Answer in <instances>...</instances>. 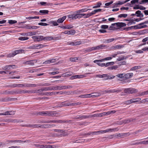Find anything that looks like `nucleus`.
<instances>
[{"label": "nucleus", "instance_id": "nucleus-8", "mask_svg": "<svg viewBox=\"0 0 148 148\" xmlns=\"http://www.w3.org/2000/svg\"><path fill=\"white\" fill-rule=\"evenodd\" d=\"M118 130H119V129H118V128L117 127H116V128H113L112 129L110 128V129H107L106 130H103V131L104 133H106V132H113L116 131H118Z\"/></svg>", "mask_w": 148, "mask_h": 148}, {"label": "nucleus", "instance_id": "nucleus-13", "mask_svg": "<svg viewBox=\"0 0 148 148\" xmlns=\"http://www.w3.org/2000/svg\"><path fill=\"white\" fill-rule=\"evenodd\" d=\"M106 47V45H99L95 47H94V50H99L102 49L103 48Z\"/></svg>", "mask_w": 148, "mask_h": 148}, {"label": "nucleus", "instance_id": "nucleus-20", "mask_svg": "<svg viewBox=\"0 0 148 148\" xmlns=\"http://www.w3.org/2000/svg\"><path fill=\"white\" fill-rule=\"evenodd\" d=\"M16 66L14 65H7L3 67L2 69L3 70H10L11 69V67L13 66Z\"/></svg>", "mask_w": 148, "mask_h": 148}, {"label": "nucleus", "instance_id": "nucleus-31", "mask_svg": "<svg viewBox=\"0 0 148 148\" xmlns=\"http://www.w3.org/2000/svg\"><path fill=\"white\" fill-rule=\"evenodd\" d=\"M124 47V46L121 45H117L114 47V49H120Z\"/></svg>", "mask_w": 148, "mask_h": 148}, {"label": "nucleus", "instance_id": "nucleus-3", "mask_svg": "<svg viewBox=\"0 0 148 148\" xmlns=\"http://www.w3.org/2000/svg\"><path fill=\"white\" fill-rule=\"evenodd\" d=\"M82 41H77L75 40L74 42H68L69 45L73 46H76L80 45L84 43Z\"/></svg>", "mask_w": 148, "mask_h": 148}, {"label": "nucleus", "instance_id": "nucleus-5", "mask_svg": "<svg viewBox=\"0 0 148 148\" xmlns=\"http://www.w3.org/2000/svg\"><path fill=\"white\" fill-rule=\"evenodd\" d=\"M47 45L42 44H36L34 45V49H38L46 47Z\"/></svg>", "mask_w": 148, "mask_h": 148}, {"label": "nucleus", "instance_id": "nucleus-47", "mask_svg": "<svg viewBox=\"0 0 148 148\" xmlns=\"http://www.w3.org/2000/svg\"><path fill=\"white\" fill-rule=\"evenodd\" d=\"M148 94V90L139 93V95L140 96Z\"/></svg>", "mask_w": 148, "mask_h": 148}, {"label": "nucleus", "instance_id": "nucleus-59", "mask_svg": "<svg viewBox=\"0 0 148 148\" xmlns=\"http://www.w3.org/2000/svg\"><path fill=\"white\" fill-rule=\"evenodd\" d=\"M134 20H131V21L128 23L127 25H130L132 24H135V22H134Z\"/></svg>", "mask_w": 148, "mask_h": 148}, {"label": "nucleus", "instance_id": "nucleus-27", "mask_svg": "<svg viewBox=\"0 0 148 148\" xmlns=\"http://www.w3.org/2000/svg\"><path fill=\"white\" fill-rule=\"evenodd\" d=\"M49 12V11L48 10H40L39 11V12L40 13H41V14L42 15H45L47 14Z\"/></svg>", "mask_w": 148, "mask_h": 148}, {"label": "nucleus", "instance_id": "nucleus-60", "mask_svg": "<svg viewBox=\"0 0 148 148\" xmlns=\"http://www.w3.org/2000/svg\"><path fill=\"white\" fill-rule=\"evenodd\" d=\"M140 144H143L144 145L148 144L147 140H144L139 142V143Z\"/></svg>", "mask_w": 148, "mask_h": 148}, {"label": "nucleus", "instance_id": "nucleus-9", "mask_svg": "<svg viewBox=\"0 0 148 148\" xmlns=\"http://www.w3.org/2000/svg\"><path fill=\"white\" fill-rule=\"evenodd\" d=\"M112 58L111 57H108L101 60H95L93 62L95 63H96L97 62H103L105 61V60H111L112 59Z\"/></svg>", "mask_w": 148, "mask_h": 148}, {"label": "nucleus", "instance_id": "nucleus-63", "mask_svg": "<svg viewBox=\"0 0 148 148\" xmlns=\"http://www.w3.org/2000/svg\"><path fill=\"white\" fill-rule=\"evenodd\" d=\"M14 56H15V55L13 52L12 53H10L8 55H7V57L8 58H11L14 57Z\"/></svg>", "mask_w": 148, "mask_h": 148}, {"label": "nucleus", "instance_id": "nucleus-53", "mask_svg": "<svg viewBox=\"0 0 148 148\" xmlns=\"http://www.w3.org/2000/svg\"><path fill=\"white\" fill-rule=\"evenodd\" d=\"M17 21L15 20H9L8 23L10 24H13L16 23Z\"/></svg>", "mask_w": 148, "mask_h": 148}, {"label": "nucleus", "instance_id": "nucleus-24", "mask_svg": "<svg viewBox=\"0 0 148 148\" xmlns=\"http://www.w3.org/2000/svg\"><path fill=\"white\" fill-rule=\"evenodd\" d=\"M24 51L22 49H19L17 50L14 51L13 52L15 55V56L16 54L19 53H24Z\"/></svg>", "mask_w": 148, "mask_h": 148}, {"label": "nucleus", "instance_id": "nucleus-18", "mask_svg": "<svg viewBox=\"0 0 148 148\" xmlns=\"http://www.w3.org/2000/svg\"><path fill=\"white\" fill-rule=\"evenodd\" d=\"M34 91H33V93H38L40 95H43V92H42L43 91V89L42 88L40 89L35 90Z\"/></svg>", "mask_w": 148, "mask_h": 148}, {"label": "nucleus", "instance_id": "nucleus-61", "mask_svg": "<svg viewBox=\"0 0 148 148\" xmlns=\"http://www.w3.org/2000/svg\"><path fill=\"white\" fill-rule=\"evenodd\" d=\"M34 145L36 147H40V148H43L44 147L43 145L39 144H34Z\"/></svg>", "mask_w": 148, "mask_h": 148}, {"label": "nucleus", "instance_id": "nucleus-32", "mask_svg": "<svg viewBox=\"0 0 148 148\" xmlns=\"http://www.w3.org/2000/svg\"><path fill=\"white\" fill-rule=\"evenodd\" d=\"M14 92L13 91H8L7 90L4 92L3 93L5 95L12 94H13Z\"/></svg>", "mask_w": 148, "mask_h": 148}, {"label": "nucleus", "instance_id": "nucleus-2", "mask_svg": "<svg viewBox=\"0 0 148 148\" xmlns=\"http://www.w3.org/2000/svg\"><path fill=\"white\" fill-rule=\"evenodd\" d=\"M148 20L138 25H135L134 26L135 29H140L143 28H145L147 27V25H143L145 24H148Z\"/></svg>", "mask_w": 148, "mask_h": 148}, {"label": "nucleus", "instance_id": "nucleus-52", "mask_svg": "<svg viewBox=\"0 0 148 148\" xmlns=\"http://www.w3.org/2000/svg\"><path fill=\"white\" fill-rule=\"evenodd\" d=\"M78 59L77 57L71 58H70V61L71 62H76Z\"/></svg>", "mask_w": 148, "mask_h": 148}, {"label": "nucleus", "instance_id": "nucleus-25", "mask_svg": "<svg viewBox=\"0 0 148 148\" xmlns=\"http://www.w3.org/2000/svg\"><path fill=\"white\" fill-rule=\"evenodd\" d=\"M82 17L84 18H87L90 16V13L86 14L82 13Z\"/></svg>", "mask_w": 148, "mask_h": 148}, {"label": "nucleus", "instance_id": "nucleus-26", "mask_svg": "<svg viewBox=\"0 0 148 148\" xmlns=\"http://www.w3.org/2000/svg\"><path fill=\"white\" fill-rule=\"evenodd\" d=\"M38 114L41 116H47L48 114V111L40 112L38 113Z\"/></svg>", "mask_w": 148, "mask_h": 148}, {"label": "nucleus", "instance_id": "nucleus-45", "mask_svg": "<svg viewBox=\"0 0 148 148\" xmlns=\"http://www.w3.org/2000/svg\"><path fill=\"white\" fill-rule=\"evenodd\" d=\"M57 22L56 21H51L49 22V24H52L54 26H57L58 24L57 23Z\"/></svg>", "mask_w": 148, "mask_h": 148}, {"label": "nucleus", "instance_id": "nucleus-55", "mask_svg": "<svg viewBox=\"0 0 148 148\" xmlns=\"http://www.w3.org/2000/svg\"><path fill=\"white\" fill-rule=\"evenodd\" d=\"M21 92H22V93H33V91H31L29 90H22Z\"/></svg>", "mask_w": 148, "mask_h": 148}, {"label": "nucleus", "instance_id": "nucleus-58", "mask_svg": "<svg viewBox=\"0 0 148 148\" xmlns=\"http://www.w3.org/2000/svg\"><path fill=\"white\" fill-rule=\"evenodd\" d=\"M94 50V47H89L87 49L86 51L88 52H90Z\"/></svg>", "mask_w": 148, "mask_h": 148}, {"label": "nucleus", "instance_id": "nucleus-39", "mask_svg": "<svg viewBox=\"0 0 148 148\" xmlns=\"http://www.w3.org/2000/svg\"><path fill=\"white\" fill-rule=\"evenodd\" d=\"M41 122L42 123H55V120H48L47 121H42Z\"/></svg>", "mask_w": 148, "mask_h": 148}, {"label": "nucleus", "instance_id": "nucleus-12", "mask_svg": "<svg viewBox=\"0 0 148 148\" xmlns=\"http://www.w3.org/2000/svg\"><path fill=\"white\" fill-rule=\"evenodd\" d=\"M133 75V73H132L124 74V78L126 79L131 78Z\"/></svg>", "mask_w": 148, "mask_h": 148}, {"label": "nucleus", "instance_id": "nucleus-16", "mask_svg": "<svg viewBox=\"0 0 148 148\" xmlns=\"http://www.w3.org/2000/svg\"><path fill=\"white\" fill-rule=\"evenodd\" d=\"M85 77L83 75H76L71 77V79H73L77 78H81Z\"/></svg>", "mask_w": 148, "mask_h": 148}, {"label": "nucleus", "instance_id": "nucleus-34", "mask_svg": "<svg viewBox=\"0 0 148 148\" xmlns=\"http://www.w3.org/2000/svg\"><path fill=\"white\" fill-rule=\"evenodd\" d=\"M55 123H67V121H62L61 120H55Z\"/></svg>", "mask_w": 148, "mask_h": 148}, {"label": "nucleus", "instance_id": "nucleus-15", "mask_svg": "<svg viewBox=\"0 0 148 148\" xmlns=\"http://www.w3.org/2000/svg\"><path fill=\"white\" fill-rule=\"evenodd\" d=\"M115 76L114 75H109L107 74H105V77L104 79L105 80H107L108 79H113L115 77Z\"/></svg>", "mask_w": 148, "mask_h": 148}, {"label": "nucleus", "instance_id": "nucleus-43", "mask_svg": "<svg viewBox=\"0 0 148 148\" xmlns=\"http://www.w3.org/2000/svg\"><path fill=\"white\" fill-rule=\"evenodd\" d=\"M101 5V3L100 2H98L97 3L96 5L93 6L92 8H94L100 7Z\"/></svg>", "mask_w": 148, "mask_h": 148}, {"label": "nucleus", "instance_id": "nucleus-54", "mask_svg": "<svg viewBox=\"0 0 148 148\" xmlns=\"http://www.w3.org/2000/svg\"><path fill=\"white\" fill-rule=\"evenodd\" d=\"M53 146L50 145H44L43 148H54Z\"/></svg>", "mask_w": 148, "mask_h": 148}, {"label": "nucleus", "instance_id": "nucleus-35", "mask_svg": "<svg viewBox=\"0 0 148 148\" xmlns=\"http://www.w3.org/2000/svg\"><path fill=\"white\" fill-rule=\"evenodd\" d=\"M81 104V103L80 102H77L76 103H71V104H66V105L68 106H76L80 104Z\"/></svg>", "mask_w": 148, "mask_h": 148}, {"label": "nucleus", "instance_id": "nucleus-40", "mask_svg": "<svg viewBox=\"0 0 148 148\" xmlns=\"http://www.w3.org/2000/svg\"><path fill=\"white\" fill-rule=\"evenodd\" d=\"M18 39L21 40H25L29 39V38L27 37L21 36Z\"/></svg>", "mask_w": 148, "mask_h": 148}, {"label": "nucleus", "instance_id": "nucleus-30", "mask_svg": "<svg viewBox=\"0 0 148 148\" xmlns=\"http://www.w3.org/2000/svg\"><path fill=\"white\" fill-rule=\"evenodd\" d=\"M127 14H122L119 15L118 16V18H125L127 16Z\"/></svg>", "mask_w": 148, "mask_h": 148}, {"label": "nucleus", "instance_id": "nucleus-44", "mask_svg": "<svg viewBox=\"0 0 148 148\" xmlns=\"http://www.w3.org/2000/svg\"><path fill=\"white\" fill-rule=\"evenodd\" d=\"M116 76L117 77H118L121 78H124V74H119L116 75Z\"/></svg>", "mask_w": 148, "mask_h": 148}, {"label": "nucleus", "instance_id": "nucleus-64", "mask_svg": "<svg viewBox=\"0 0 148 148\" xmlns=\"http://www.w3.org/2000/svg\"><path fill=\"white\" fill-rule=\"evenodd\" d=\"M108 27V26L107 25H103L101 26V28L103 29H107Z\"/></svg>", "mask_w": 148, "mask_h": 148}, {"label": "nucleus", "instance_id": "nucleus-56", "mask_svg": "<svg viewBox=\"0 0 148 148\" xmlns=\"http://www.w3.org/2000/svg\"><path fill=\"white\" fill-rule=\"evenodd\" d=\"M116 111L115 110H112L110 111H108L107 112H106V115H109L111 114L114 113H115Z\"/></svg>", "mask_w": 148, "mask_h": 148}, {"label": "nucleus", "instance_id": "nucleus-41", "mask_svg": "<svg viewBox=\"0 0 148 148\" xmlns=\"http://www.w3.org/2000/svg\"><path fill=\"white\" fill-rule=\"evenodd\" d=\"M69 35H73L75 34L76 33V31L75 30L71 29V30L69 31Z\"/></svg>", "mask_w": 148, "mask_h": 148}, {"label": "nucleus", "instance_id": "nucleus-46", "mask_svg": "<svg viewBox=\"0 0 148 148\" xmlns=\"http://www.w3.org/2000/svg\"><path fill=\"white\" fill-rule=\"evenodd\" d=\"M39 18V17L37 16H35L34 17H28L26 18L27 19H28L29 20L33 19H38Z\"/></svg>", "mask_w": 148, "mask_h": 148}, {"label": "nucleus", "instance_id": "nucleus-62", "mask_svg": "<svg viewBox=\"0 0 148 148\" xmlns=\"http://www.w3.org/2000/svg\"><path fill=\"white\" fill-rule=\"evenodd\" d=\"M134 119H129L126 120H125V123H128L131 121H133Z\"/></svg>", "mask_w": 148, "mask_h": 148}, {"label": "nucleus", "instance_id": "nucleus-33", "mask_svg": "<svg viewBox=\"0 0 148 148\" xmlns=\"http://www.w3.org/2000/svg\"><path fill=\"white\" fill-rule=\"evenodd\" d=\"M53 38L52 36H47V37H44L43 40H51L53 39Z\"/></svg>", "mask_w": 148, "mask_h": 148}, {"label": "nucleus", "instance_id": "nucleus-28", "mask_svg": "<svg viewBox=\"0 0 148 148\" xmlns=\"http://www.w3.org/2000/svg\"><path fill=\"white\" fill-rule=\"evenodd\" d=\"M36 62V60H33L29 61H28V63H29L28 64V65H34V63H35Z\"/></svg>", "mask_w": 148, "mask_h": 148}, {"label": "nucleus", "instance_id": "nucleus-10", "mask_svg": "<svg viewBox=\"0 0 148 148\" xmlns=\"http://www.w3.org/2000/svg\"><path fill=\"white\" fill-rule=\"evenodd\" d=\"M56 61V59H53L51 60H47L43 62V64H48L51 63L55 62Z\"/></svg>", "mask_w": 148, "mask_h": 148}, {"label": "nucleus", "instance_id": "nucleus-21", "mask_svg": "<svg viewBox=\"0 0 148 148\" xmlns=\"http://www.w3.org/2000/svg\"><path fill=\"white\" fill-rule=\"evenodd\" d=\"M66 16H64L62 18H59L57 20V22L58 23H62L66 19Z\"/></svg>", "mask_w": 148, "mask_h": 148}, {"label": "nucleus", "instance_id": "nucleus-51", "mask_svg": "<svg viewBox=\"0 0 148 148\" xmlns=\"http://www.w3.org/2000/svg\"><path fill=\"white\" fill-rule=\"evenodd\" d=\"M66 29H71L73 28L74 27L73 26L71 25H66Z\"/></svg>", "mask_w": 148, "mask_h": 148}, {"label": "nucleus", "instance_id": "nucleus-7", "mask_svg": "<svg viewBox=\"0 0 148 148\" xmlns=\"http://www.w3.org/2000/svg\"><path fill=\"white\" fill-rule=\"evenodd\" d=\"M58 90H62L71 88H72V86H58Z\"/></svg>", "mask_w": 148, "mask_h": 148}, {"label": "nucleus", "instance_id": "nucleus-50", "mask_svg": "<svg viewBox=\"0 0 148 148\" xmlns=\"http://www.w3.org/2000/svg\"><path fill=\"white\" fill-rule=\"evenodd\" d=\"M125 3L124 1H119L118 3H115V5L117 6L118 5H121Z\"/></svg>", "mask_w": 148, "mask_h": 148}, {"label": "nucleus", "instance_id": "nucleus-29", "mask_svg": "<svg viewBox=\"0 0 148 148\" xmlns=\"http://www.w3.org/2000/svg\"><path fill=\"white\" fill-rule=\"evenodd\" d=\"M92 97L93 98L99 97L101 95V93L97 92L92 93Z\"/></svg>", "mask_w": 148, "mask_h": 148}, {"label": "nucleus", "instance_id": "nucleus-6", "mask_svg": "<svg viewBox=\"0 0 148 148\" xmlns=\"http://www.w3.org/2000/svg\"><path fill=\"white\" fill-rule=\"evenodd\" d=\"M116 25V26L118 27H125L126 26V24L125 23H116L112 24V25Z\"/></svg>", "mask_w": 148, "mask_h": 148}, {"label": "nucleus", "instance_id": "nucleus-22", "mask_svg": "<svg viewBox=\"0 0 148 148\" xmlns=\"http://www.w3.org/2000/svg\"><path fill=\"white\" fill-rule=\"evenodd\" d=\"M101 9H96L95 10H94L92 12H90V16H92V15L95 14L96 13L98 12H99L101 11Z\"/></svg>", "mask_w": 148, "mask_h": 148}, {"label": "nucleus", "instance_id": "nucleus-42", "mask_svg": "<svg viewBox=\"0 0 148 148\" xmlns=\"http://www.w3.org/2000/svg\"><path fill=\"white\" fill-rule=\"evenodd\" d=\"M51 90H58V86H51Z\"/></svg>", "mask_w": 148, "mask_h": 148}, {"label": "nucleus", "instance_id": "nucleus-4", "mask_svg": "<svg viewBox=\"0 0 148 148\" xmlns=\"http://www.w3.org/2000/svg\"><path fill=\"white\" fill-rule=\"evenodd\" d=\"M32 38L34 41L40 42L43 40L44 36H32Z\"/></svg>", "mask_w": 148, "mask_h": 148}, {"label": "nucleus", "instance_id": "nucleus-1", "mask_svg": "<svg viewBox=\"0 0 148 148\" xmlns=\"http://www.w3.org/2000/svg\"><path fill=\"white\" fill-rule=\"evenodd\" d=\"M138 90L134 88H125L124 90V92L125 93L127 94H133L136 92Z\"/></svg>", "mask_w": 148, "mask_h": 148}, {"label": "nucleus", "instance_id": "nucleus-37", "mask_svg": "<svg viewBox=\"0 0 148 148\" xmlns=\"http://www.w3.org/2000/svg\"><path fill=\"white\" fill-rule=\"evenodd\" d=\"M141 68V66H135L134 67L130 69V70L133 71L134 70H135L138 69H140Z\"/></svg>", "mask_w": 148, "mask_h": 148}, {"label": "nucleus", "instance_id": "nucleus-38", "mask_svg": "<svg viewBox=\"0 0 148 148\" xmlns=\"http://www.w3.org/2000/svg\"><path fill=\"white\" fill-rule=\"evenodd\" d=\"M55 93L54 92H45L43 93V95H49L51 96L53 94H55Z\"/></svg>", "mask_w": 148, "mask_h": 148}, {"label": "nucleus", "instance_id": "nucleus-14", "mask_svg": "<svg viewBox=\"0 0 148 148\" xmlns=\"http://www.w3.org/2000/svg\"><path fill=\"white\" fill-rule=\"evenodd\" d=\"M88 115H77L75 116L74 119H85L88 118Z\"/></svg>", "mask_w": 148, "mask_h": 148}, {"label": "nucleus", "instance_id": "nucleus-36", "mask_svg": "<svg viewBox=\"0 0 148 148\" xmlns=\"http://www.w3.org/2000/svg\"><path fill=\"white\" fill-rule=\"evenodd\" d=\"M50 124H43L41 125V128H51Z\"/></svg>", "mask_w": 148, "mask_h": 148}, {"label": "nucleus", "instance_id": "nucleus-23", "mask_svg": "<svg viewBox=\"0 0 148 148\" xmlns=\"http://www.w3.org/2000/svg\"><path fill=\"white\" fill-rule=\"evenodd\" d=\"M117 39H118V38H111V39H107L106 40H105V42L106 43H110V42H111L115 40H116Z\"/></svg>", "mask_w": 148, "mask_h": 148}, {"label": "nucleus", "instance_id": "nucleus-49", "mask_svg": "<svg viewBox=\"0 0 148 148\" xmlns=\"http://www.w3.org/2000/svg\"><path fill=\"white\" fill-rule=\"evenodd\" d=\"M38 25H40L46 26L49 25V22L48 23H38Z\"/></svg>", "mask_w": 148, "mask_h": 148}, {"label": "nucleus", "instance_id": "nucleus-11", "mask_svg": "<svg viewBox=\"0 0 148 148\" xmlns=\"http://www.w3.org/2000/svg\"><path fill=\"white\" fill-rule=\"evenodd\" d=\"M56 111H48L47 116H56Z\"/></svg>", "mask_w": 148, "mask_h": 148}, {"label": "nucleus", "instance_id": "nucleus-17", "mask_svg": "<svg viewBox=\"0 0 148 148\" xmlns=\"http://www.w3.org/2000/svg\"><path fill=\"white\" fill-rule=\"evenodd\" d=\"M141 100L140 98H137L136 99H132L130 100V103H135L139 102Z\"/></svg>", "mask_w": 148, "mask_h": 148}, {"label": "nucleus", "instance_id": "nucleus-48", "mask_svg": "<svg viewBox=\"0 0 148 148\" xmlns=\"http://www.w3.org/2000/svg\"><path fill=\"white\" fill-rule=\"evenodd\" d=\"M42 88L43 89V91L51 90V87H43Z\"/></svg>", "mask_w": 148, "mask_h": 148}, {"label": "nucleus", "instance_id": "nucleus-57", "mask_svg": "<svg viewBox=\"0 0 148 148\" xmlns=\"http://www.w3.org/2000/svg\"><path fill=\"white\" fill-rule=\"evenodd\" d=\"M125 58V57L123 56L119 57L117 59V60L118 61H121L124 60Z\"/></svg>", "mask_w": 148, "mask_h": 148}, {"label": "nucleus", "instance_id": "nucleus-19", "mask_svg": "<svg viewBox=\"0 0 148 148\" xmlns=\"http://www.w3.org/2000/svg\"><path fill=\"white\" fill-rule=\"evenodd\" d=\"M68 16L69 18L73 20L76 19H77V14H73L69 15Z\"/></svg>", "mask_w": 148, "mask_h": 148}]
</instances>
